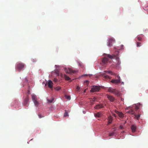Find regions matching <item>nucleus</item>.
<instances>
[{
	"label": "nucleus",
	"mask_w": 148,
	"mask_h": 148,
	"mask_svg": "<svg viewBox=\"0 0 148 148\" xmlns=\"http://www.w3.org/2000/svg\"><path fill=\"white\" fill-rule=\"evenodd\" d=\"M100 89V86H93L91 89L90 91L92 92H99Z\"/></svg>",
	"instance_id": "1"
},
{
	"label": "nucleus",
	"mask_w": 148,
	"mask_h": 148,
	"mask_svg": "<svg viewBox=\"0 0 148 148\" xmlns=\"http://www.w3.org/2000/svg\"><path fill=\"white\" fill-rule=\"evenodd\" d=\"M25 67V64L23 63H19L17 64L16 66V69L19 70H21Z\"/></svg>",
	"instance_id": "2"
},
{
	"label": "nucleus",
	"mask_w": 148,
	"mask_h": 148,
	"mask_svg": "<svg viewBox=\"0 0 148 148\" xmlns=\"http://www.w3.org/2000/svg\"><path fill=\"white\" fill-rule=\"evenodd\" d=\"M115 40L113 38H111L109 40L108 43V46L109 47H112V44L114 43Z\"/></svg>",
	"instance_id": "3"
},
{
	"label": "nucleus",
	"mask_w": 148,
	"mask_h": 148,
	"mask_svg": "<svg viewBox=\"0 0 148 148\" xmlns=\"http://www.w3.org/2000/svg\"><path fill=\"white\" fill-rule=\"evenodd\" d=\"M118 79H112L111 81V82L114 84H119L121 83V80H120V77L118 76Z\"/></svg>",
	"instance_id": "4"
},
{
	"label": "nucleus",
	"mask_w": 148,
	"mask_h": 148,
	"mask_svg": "<svg viewBox=\"0 0 148 148\" xmlns=\"http://www.w3.org/2000/svg\"><path fill=\"white\" fill-rule=\"evenodd\" d=\"M65 71L66 73H75V71H73L70 68H65Z\"/></svg>",
	"instance_id": "5"
},
{
	"label": "nucleus",
	"mask_w": 148,
	"mask_h": 148,
	"mask_svg": "<svg viewBox=\"0 0 148 148\" xmlns=\"http://www.w3.org/2000/svg\"><path fill=\"white\" fill-rule=\"evenodd\" d=\"M111 92L115 95L117 96L118 97L119 96H120V95H121V92H120V91L117 89Z\"/></svg>",
	"instance_id": "6"
},
{
	"label": "nucleus",
	"mask_w": 148,
	"mask_h": 148,
	"mask_svg": "<svg viewBox=\"0 0 148 148\" xmlns=\"http://www.w3.org/2000/svg\"><path fill=\"white\" fill-rule=\"evenodd\" d=\"M115 113L118 114V116H119V117L120 118L123 119L124 117V114L122 112H119L116 110H115Z\"/></svg>",
	"instance_id": "7"
},
{
	"label": "nucleus",
	"mask_w": 148,
	"mask_h": 148,
	"mask_svg": "<svg viewBox=\"0 0 148 148\" xmlns=\"http://www.w3.org/2000/svg\"><path fill=\"white\" fill-rule=\"evenodd\" d=\"M107 98L111 102H113L114 100V98L113 96L109 95L108 94L106 95Z\"/></svg>",
	"instance_id": "8"
},
{
	"label": "nucleus",
	"mask_w": 148,
	"mask_h": 148,
	"mask_svg": "<svg viewBox=\"0 0 148 148\" xmlns=\"http://www.w3.org/2000/svg\"><path fill=\"white\" fill-rule=\"evenodd\" d=\"M29 96L27 95V96L26 98L25 99L24 103V104L25 106H27L28 103H29Z\"/></svg>",
	"instance_id": "9"
},
{
	"label": "nucleus",
	"mask_w": 148,
	"mask_h": 148,
	"mask_svg": "<svg viewBox=\"0 0 148 148\" xmlns=\"http://www.w3.org/2000/svg\"><path fill=\"white\" fill-rule=\"evenodd\" d=\"M103 105L101 103L100 104H97L95 106L94 108H95V109H98L101 108H103Z\"/></svg>",
	"instance_id": "10"
},
{
	"label": "nucleus",
	"mask_w": 148,
	"mask_h": 148,
	"mask_svg": "<svg viewBox=\"0 0 148 148\" xmlns=\"http://www.w3.org/2000/svg\"><path fill=\"white\" fill-rule=\"evenodd\" d=\"M108 123L107 125L111 123L112 121V117L111 116H109L108 118Z\"/></svg>",
	"instance_id": "11"
},
{
	"label": "nucleus",
	"mask_w": 148,
	"mask_h": 148,
	"mask_svg": "<svg viewBox=\"0 0 148 148\" xmlns=\"http://www.w3.org/2000/svg\"><path fill=\"white\" fill-rule=\"evenodd\" d=\"M47 85H48V87L50 88H52V87H53V83H52V81H51L50 80H49L48 83H47Z\"/></svg>",
	"instance_id": "12"
},
{
	"label": "nucleus",
	"mask_w": 148,
	"mask_h": 148,
	"mask_svg": "<svg viewBox=\"0 0 148 148\" xmlns=\"http://www.w3.org/2000/svg\"><path fill=\"white\" fill-rule=\"evenodd\" d=\"M108 62V59L106 57L104 58H103V60H102V62L105 64H107Z\"/></svg>",
	"instance_id": "13"
},
{
	"label": "nucleus",
	"mask_w": 148,
	"mask_h": 148,
	"mask_svg": "<svg viewBox=\"0 0 148 148\" xmlns=\"http://www.w3.org/2000/svg\"><path fill=\"white\" fill-rule=\"evenodd\" d=\"M131 129L132 130V132H134L136 131V126L134 125H132L131 126Z\"/></svg>",
	"instance_id": "14"
},
{
	"label": "nucleus",
	"mask_w": 148,
	"mask_h": 148,
	"mask_svg": "<svg viewBox=\"0 0 148 148\" xmlns=\"http://www.w3.org/2000/svg\"><path fill=\"white\" fill-rule=\"evenodd\" d=\"M95 117H100L101 116V114L100 112H98L94 114Z\"/></svg>",
	"instance_id": "15"
},
{
	"label": "nucleus",
	"mask_w": 148,
	"mask_h": 148,
	"mask_svg": "<svg viewBox=\"0 0 148 148\" xmlns=\"http://www.w3.org/2000/svg\"><path fill=\"white\" fill-rule=\"evenodd\" d=\"M116 60H117V62H118L117 63H116V67H117L119 66L120 65V64H121V61H120L119 58H118L116 59Z\"/></svg>",
	"instance_id": "16"
},
{
	"label": "nucleus",
	"mask_w": 148,
	"mask_h": 148,
	"mask_svg": "<svg viewBox=\"0 0 148 148\" xmlns=\"http://www.w3.org/2000/svg\"><path fill=\"white\" fill-rule=\"evenodd\" d=\"M115 90H116V89H114L112 87H110L108 89V91L109 92H112Z\"/></svg>",
	"instance_id": "17"
},
{
	"label": "nucleus",
	"mask_w": 148,
	"mask_h": 148,
	"mask_svg": "<svg viewBox=\"0 0 148 148\" xmlns=\"http://www.w3.org/2000/svg\"><path fill=\"white\" fill-rule=\"evenodd\" d=\"M32 99L33 101H36V98L34 95H32Z\"/></svg>",
	"instance_id": "18"
},
{
	"label": "nucleus",
	"mask_w": 148,
	"mask_h": 148,
	"mask_svg": "<svg viewBox=\"0 0 148 148\" xmlns=\"http://www.w3.org/2000/svg\"><path fill=\"white\" fill-rule=\"evenodd\" d=\"M134 116H135V118L137 119V120H138L140 118V114H134Z\"/></svg>",
	"instance_id": "19"
},
{
	"label": "nucleus",
	"mask_w": 148,
	"mask_h": 148,
	"mask_svg": "<svg viewBox=\"0 0 148 148\" xmlns=\"http://www.w3.org/2000/svg\"><path fill=\"white\" fill-rule=\"evenodd\" d=\"M134 111L132 109L130 110L127 112V113H129L131 114H134Z\"/></svg>",
	"instance_id": "20"
},
{
	"label": "nucleus",
	"mask_w": 148,
	"mask_h": 148,
	"mask_svg": "<svg viewBox=\"0 0 148 148\" xmlns=\"http://www.w3.org/2000/svg\"><path fill=\"white\" fill-rule=\"evenodd\" d=\"M106 73H108L109 74H111L112 75H114L115 73L112 72L111 71H106L105 72Z\"/></svg>",
	"instance_id": "21"
},
{
	"label": "nucleus",
	"mask_w": 148,
	"mask_h": 148,
	"mask_svg": "<svg viewBox=\"0 0 148 148\" xmlns=\"http://www.w3.org/2000/svg\"><path fill=\"white\" fill-rule=\"evenodd\" d=\"M33 101V102H34V104H35V106H36V107H37L38 106V104H39L38 101Z\"/></svg>",
	"instance_id": "22"
},
{
	"label": "nucleus",
	"mask_w": 148,
	"mask_h": 148,
	"mask_svg": "<svg viewBox=\"0 0 148 148\" xmlns=\"http://www.w3.org/2000/svg\"><path fill=\"white\" fill-rule=\"evenodd\" d=\"M64 78H65V79L66 80L69 81L70 80V78L66 75H64Z\"/></svg>",
	"instance_id": "23"
},
{
	"label": "nucleus",
	"mask_w": 148,
	"mask_h": 148,
	"mask_svg": "<svg viewBox=\"0 0 148 148\" xmlns=\"http://www.w3.org/2000/svg\"><path fill=\"white\" fill-rule=\"evenodd\" d=\"M141 45V43L140 42H136V46L137 47H140Z\"/></svg>",
	"instance_id": "24"
},
{
	"label": "nucleus",
	"mask_w": 148,
	"mask_h": 148,
	"mask_svg": "<svg viewBox=\"0 0 148 148\" xmlns=\"http://www.w3.org/2000/svg\"><path fill=\"white\" fill-rule=\"evenodd\" d=\"M60 89H61V87H60L59 86H58L56 87V88H55V89L57 91L59 90H60Z\"/></svg>",
	"instance_id": "25"
},
{
	"label": "nucleus",
	"mask_w": 148,
	"mask_h": 148,
	"mask_svg": "<svg viewBox=\"0 0 148 148\" xmlns=\"http://www.w3.org/2000/svg\"><path fill=\"white\" fill-rule=\"evenodd\" d=\"M38 116L40 118H41L44 117V116L41 115L40 113L38 114Z\"/></svg>",
	"instance_id": "26"
},
{
	"label": "nucleus",
	"mask_w": 148,
	"mask_h": 148,
	"mask_svg": "<svg viewBox=\"0 0 148 148\" xmlns=\"http://www.w3.org/2000/svg\"><path fill=\"white\" fill-rule=\"evenodd\" d=\"M137 39L140 41H142V38L140 36H138L137 37Z\"/></svg>",
	"instance_id": "27"
},
{
	"label": "nucleus",
	"mask_w": 148,
	"mask_h": 148,
	"mask_svg": "<svg viewBox=\"0 0 148 148\" xmlns=\"http://www.w3.org/2000/svg\"><path fill=\"white\" fill-rule=\"evenodd\" d=\"M65 111V113H64V117H66L68 116V113H67V112L66 111Z\"/></svg>",
	"instance_id": "28"
},
{
	"label": "nucleus",
	"mask_w": 148,
	"mask_h": 148,
	"mask_svg": "<svg viewBox=\"0 0 148 148\" xmlns=\"http://www.w3.org/2000/svg\"><path fill=\"white\" fill-rule=\"evenodd\" d=\"M47 101H48V102L51 103H52L53 101V99H47Z\"/></svg>",
	"instance_id": "29"
},
{
	"label": "nucleus",
	"mask_w": 148,
	"mask_h": 148,
	"mask_svg": "<svg viewBox=\"0 0 148 148\" xmlns=\"http://www.w3.org/2000/svg\"><path fill=\"white\" fill-rule=\"evenodd\" d=\"M107 56H108V57H109V58H110L111 59H112V58H113V56H112L111 55H110L108 54L107 55Z\"/></svg>",
	"instance_id": "30"
},
{
	"label": "nucleus",
	"mask_w": 148,
	"mask_h": 148,
	"mask_svg": "<svg viewBox=\"0 0 148 148\" xmlns=\"http://www.w3.org/2000/svg\"><path fill=\"white\" fill-rule=\"evenodd\" d=\"M120 129L123 130L124 129V127L122 125H120L119 126Z\"/></svg>",
	"instance_id": "31"
},
{
	"label": "nucleus",
	"mask_w": 148,
	"mask_h": 148,
	"mask_svg": "<svg viewBox=\"0 0 148 148\" xmlns=\"http://www.w3.org/2000/svg\"><path fill=\"white\" fill-rule=\"evenodd\" d=\"M135 110H137L139 109V106H136V107H135Z\"/></svg>",
	"instance_id": "32"
},
{
	"label": "nucleus",
	"mask_w": 148,
	"mask_h": 148,
	"mask_svg": "<svg viewBox=\"0 0 148 148\" xmlns=\"http://www.w3.org/2000/svg\"><path fill=\"white\" fill-rule=\"evenodd\" d=\"M114 135V133H110L109 134V136H112Z\"/></svg>",
	"instance_id": "33"
},
{
	"label": "nucleus",
	"mask_w": 148,
	"mask_h": 148,
	"mask_svg": "<svg viewBox=\"0 0 148 148\" xmlns=\"http://www.w3.org/2000/svg\"><path fill=\"white\" fill-rule=\"evenodd\" d=\"M104 77H105L106 78H109V79H110V78H109V76L107 75H105Z\"/></svg>",
	"instance_id": "34"
},
{
	"label": "nucleus",
	"mask_w": 148,
	"mask_h": 148,
	"mask_svg": "<svg viewBox=\"0 0 148 148\" xmlns=\"http://www.w3.org/2000/svg\"><path fill=\"white\" fill-rule=\"evenodd\" d=\"M58 81V79L56 78H54L53 79V81L54 82H56Z\"/></svg>",
	"instance_id": "35"
},
{
	"label": "nucleus",
	"mask_w": 148,
	"mask_h": 148,
	"mask_svg": "<svg viewBox=\"0 0 148 148\" xmlns=\"http://www.w3.org/2000/svg\"><path fill=\"white\" fill-rule=\"evenodd\" d=\"M76 89L77 90V91L79 90L80 89L79 86H77Z\"/></svg>",
	"instance_id": "36"
},
{
	"label": "nucleus",
	"mask_w": 148,
	"mask_h": 148,
	"mask_svg": "<svg viewBox=\"0 0 148 148\" xmlns=\"http://www.w3.org/2000/svg\"><path fill=\"white\" fill-rule=\"evenodd\" d=\"M66 97V99H67L69 100L70 99V96H67Z\"/></svg>",
	"instance_id": "37"
},
{
	"label": "nucleus",
	"mask_w": 148,
	"mask_h": 148,
	"mask_svg": "<svg viewBox=\"0 0 148 148\" xmlns=\"http://www.w3.org/2000/svg\"><path fill=\"white\" fill-rule=\"evenodd\" d=\"M113 116L115 117H116V114H113Z\"/></svg>",
	"instance_id": "38"
},
{
	"label": "nucleus",
	"mask_w": 148,
	"mask_h": 148,
	"mask_svg": "<svg viewBox=\"0 0 148 148\" xmlns=\"http://www.w3.org/2000/svg\"><path fill=\"white\" fill-rule=\"evenodd\" d=\"M85 82L88 84L89 83V81L88 80H86Z\"/></svg>",
	"instance_id": "39"
},
{
	"label": "nucleus",
	"mask_w": 148,
	"mask_h": 148,
	"mask_svg": "<svg viewBox=\"0 0 148 148\" xmlns=\"http://www.w3.org/2000/svg\"><path fill=\"white\" fill-rule=\"evenodd\" d=\"M83 76H88V75L87 74H84L83 75Z\"/></svg>",
	"instance_id": "40"
},
{
	"label": "nucleus",
	"mask_w": 148,
	"mask_h": 148,
	"mask_svg": "<svg viewBox=\"0 0 148 148\" xmlns=\"http://www.w3.org/2000/svg\"><path fill=\"white\" fill-rule=\"evenodd\" d=\"M96 98L95 97L93 98V100H92V101H94L95 100Z\"/></svg>",
	"instance_id": "41"
},
{
	"label": "nucleus",
	"mask_w": 148,
	"mask_h": 148,
	"mask_svg": "<svg viewBox=\"0 0 148 148\" xmlns=\"http://www.w3.org/2000/svg\"><path fill=\"white\" fill-rule=\"evenodd\" d=\"M27 93L29 94H30V92L29 90L28 91Z\"/></svg>",
	"instance_id": "42"
},
{
	"label": "nucleus",
	"mask_w": 148,
	"mask_h": 148,
	"mask_svg": "<svg viewBox=\"0 0 148 148\" xmlns=\"http://www.w3.org/2000/svg\"><path fill=\"white\" fill-rule=\"evenodd\" d=\"M85 90H84V93H85Z\"/></svg>",
	"instance_id": "43"
},
{
	"label": "nucleus",
	"mask_w": 148,
	"mask_h": 148,
	"mask_svg": "<svg viewBox=\"0 0 148 148\" xmlns=\"http://www.w3.org/2000/svg\"><path fill=\"white\" fill-rule=\"evenodd\" d=\"M123 45H121V47H123Z\"/></svg>",
	"instance_id": "44"
}]
</instances>
